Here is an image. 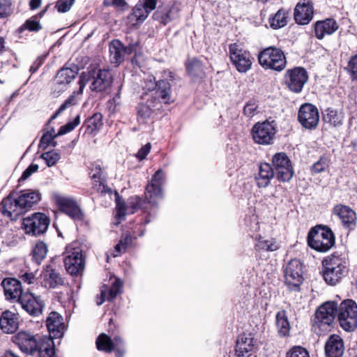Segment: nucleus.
Listing matches in <instances>:
<instances>
[{
	"instance_id": "obj_1",
	"label": "nucleus",
	"mask_w": 357,
	"mask_h": 357,
	"mask_svg": "<svg viewBox=\"0 0 357 357\" xmlns=\"http://www.w3.org/2000/svg\"><path fill=\"white\" fill-rule=\"evenodd\" d=\"M13 342L26 354H37L39 357H54V343L50 337L22 331L13 337Z\"/></svg>"
},
{
	"instance_id": "obj_2",
	"label": "nucleus",
	"mask_w": 357,
	"mask_h": 357,
	"mask_svg": "<svg viewBox=\"0 0 357 357\" xmlns=\"http://www.w3.org/2000/svg\"><path fill=\"white\" fill-rule=\"evenodd\" d=\"M40 200V194L37 190H26L17 197L14 194L4 198L1 204V211L4 216L16 220L24 214Z\"/></svg>"
},
{
	"instance_id": "obj_3",
	"label": "nucleus",
	"mask_w": 357,
	"mask_h": 357,
	"mask_svg": "<svg viewBox=\"0 0 357 357\" xmlns=\"http://www.w3.org/2000/svg\"><path fill=\"white\" fill-rule=\"evenodd\" d=\"M112 75L109 70L93 68L82 73L79 80V91L81 94L85 86L91 82L90 89L96 92H102L110 87L112 83Z\"/></svg>"
},
{
	"instance_id": "obj_4",
	"label": "nucleus",
	"mask_w": 357,
	"mask_h": 357,
	"mask_svg": "<svg viewBox=\"0 0 357 357\" xmlns=\"http://www.w3.org/2000/svg\"><path fill=\"white\" fill-rule=\"evenodd\" d=\"M323 277L326 283L335 285L338 283L347 272V261L335 255H331L322 262Z\"/></svg>"
},
{
	"instance_id": "obj_5",
	"label": "nucleus",
	"mask_w": 357,
	"mask_h": 357,
	"mask_svg": "<svg viewBox=\"0 0 357 357\" xmlns=\"http://www.w3.org/2000/svg\"><path fill=\"white\" fill-rule=\"evenodd\" d=\"M309 246L321 252L328 251L335 244V236L332 231L323 227H315L308 234Z\"/></svg>"
},
{
	"instance_id": "obj_6",
	"label": "nucleus",
	"mask_w": 357,
	"mask_h": 357,
	"mask_svg": "<svg viewBox=\"0 0 357 357\" xmlns=\"http://www.w3.org/2000/svg\"><path fill=\"white\" fill-rule=\"evenodd\" d=\"M63 262L68 273L76 275L81 273L84 268L82 250L77 242L68 245L63 252Z\"/></svg>"
},
{
	"instance_id": "obj_7",
	"label": "nucleus",
	"mask_w": 357,
	"mask_h": 357,
	"mask_svg": "<svg viewBox=\"0 0 357 357\" xmlns=\"http://www.w3.org/2000/svg\"><path fill=\"white\" fill-rule=\"evenodd\" d=\"M258 61L266 70L281 71L287 65L284 52L275 47H269L260 52L258 55Z\"/></svg>"
},
{
	"instance_id": "obj_8",
	"label": "nucleus",
	"mask_w": 357,
	"mask_h": 357,
	"mask_svg": "<svg viewBox=\"0 0 357 357\" xmlns=\"http://www.w3.org/2000/svg\"><path fill=\"white\" fill-rule=\"evenodd\" d=\"M229 58L232 65L241 73H245L252 66V57L242 45L232 43L229 46Z\"/></svg>"
},
{
	"instance_id": "obj_9",
	"label": "nucleus",
	"mask_w": 357,
	"mask_h": 357,
	"mask_svg": "<svg viewBox=\"0 0 357 357\" xmlns=\"http://www.w3.org/2000/svg\"><path fill=\"white\" fill-rule=\"evenodd\" d=\"M337 317L344 330L354 331L357 326V303L351 299L342 301L339 307Z\"/></svg>"
},
{
	"instance_id": "obj_10",
	"label": "nucleus",
	"mask_w": 357,
	"mask_h": 357,
	"mask_svg": "<svg viewBox=\"0 0 357 357\" xmlns=\"http://www.w3.org/2000/svg\"><path fill=\"white\" fill-rule=\"evenodd\" d=\"M276 133V125L274 121H264L258 122L252 128L254 141L262 145L271 144Z\"/></svg>"
},
{
	"instance_id": "obj_11",
	"label": "nucleus",
	"mask_w": 357,
	"mask_h": 357,
	"mask_svg": "<svg viewBox=\"0 0 357 357\" xmlns=\"http://www.w3.org/2000/svg\"><path fill=\"white\" fill-rule=\"evenodd\" d=\"M303 280V265L298 259H292L284 269L285 284L291 290L298 291Z\"/></svg>"
},
{
	"instance_id": "obj_12",
	"label": "nucleus",
	"mask_w": 357,
	"mask_h": 357,
	"mask_svg": "<svg viewBox=\"0 0 357 357\" xmlns=\"http://www.w3.org/2000/svg\"><path fill=\"white\" fill-rule=\"evenodd\" d=\"M272 163L279 181L286 182L291 180L294 175V171L291 161L286 153H275L273 156Z\"/></svg>"
},
{
	"instance_id": "obj_13",
	"label": "nucleus",
	"mask_w": 357,
	"mask_h": 357,
	"mask_svg": "<svg viewBox=\"0 0 357 357\" xmlns=\"http://www.w3.org/2000/svg\"><path fill=\"white\" fill-rule=\"evenodd\" d=\"M298 120L305 129H315L319 122L318 109L310 103L302 105L298 112Z\"/></svg>"
},
{
	"instance_id": "obj_14",
	"label": "nucleus",
	"mask_w": 357,
	"mask_h": 357,
	"mask_svg": "<svg viewBox=\"0 0 357 357\" xmlns=\"http://www.w3.org/2000/svg\"><path fill=\"white\" fill-rule=\"evenodd\" d=\"M50 225L49 218L44 213H36L23 220V226L27 234L39 235L43 234Z\"/></svg>"
},
{
	"instance_id": "obj_15",
	"label": "nucleus",
	"mask_w": 357,
	"mask_h": 357,
	"mask_svg": "<svg viewBox=\"0 0 357 357\" xmlns=\"http://www.w3.org/2000/svg\"><path fill=\"white\" fill-rule=\"evenodd\" d=\"M307 79V73L301 67L288 70L285 74V83L294 93H300Z\"/></svg>"
},
{
	"instance_id": "obj_16",
	"label": "nucleus",
	"mask_w": 357,
	"mask_h": 357,
	"mask_svg": "<svg viewBox=\"0 0 357 357\" xmlns=\"http://www.w3.org/2000/svg\"><path fill=\"white\" fill-rule=\"evenodd\" d=\"M337 312V303L334 301L324 303L316 311L315 323L319 327L330 326L334 321Z\"/></svg>"
},
{
	"instance_id": "obj_17",
	"label": "nucleus",
	"mask_w": 357,
	"mask_h": 357,
	"mask_svg": "<svg viewBox=\"0 0 357 357\" xmlns=\"http://www.w3.org/2000/svg\"><path fill=\"white\" fill-rule=\"evenodd\" d=\"M165 173L161 169H158L154 174L146 188V199L149 203L155 204L159 199L162 197L161 185L165 181Z\"/></svg>"
},
{
	"instance_id": "obj_18",
	"label": "nucleus",
	"mask_w": 357,
	"mask_h": 357,
	"mask_svg": "<svg viewBox=\"0 0 357 357\" xmlns=\"http://www.w3.org/2000/svg\"><path fill=\"white\" fill-rule=\"evenodd\" d=\"M18 302L22 307L31 316H38L43 312V301L39 296H36L32 293H24Z\"/></svg>"
},
{
	"instance_id": "obj_19",
	"label": "nucleus",
	"mask_w": 357,
	"mask_h": 357,
	"mask_svg": "<svg viewBox=\"0 0 357 357\" xmlns=\"http://www.w3.org/2000/svg\"><path fill=\"white\" fill-rule=\"evenodd\" d=\"M149 90H151L154 86L155 91L154 92L155 96L151 99L156 105L159 102L165 104L169 103L172 100L171 86L170 84L165 80H160L157 82H151L149 85L146 86Z\"/></svg>"
},
{
	"instance_id": "obj_20",
	"label": "nucleus",
	"mask_w": 357,
	"mask_h": 357,
	"mask_svg": "<svg viewBox=\"0 0 357 357\" xmlns=\"http://www.w3.org/2000/svg\"><path fill=\"white\" fill-rule=\"evenodd\" d=\"M54 201L61 211L72 218H82V213L79 207L71 198L58 195L54 197Z\"/></svg>"
},
{
	"instance_id": "obj_21",
	"label": "nucleus",
	"mask_w": 357,
	"mask_h": 357,
	"mask_svg": "<svg viewBox=\"0 0 357 357\" xmlns=\"http://www.w3.org/2000/svg\"><path fill=\"white\" fill-rule=\"evenodd\" d=\"M77 72L69 68H61L56 74L53 83L54 93L65 91L68 85L75 79Z\"/></svg>"
},
{
	"instance_id": "obj_22",
	"label": "nucleus",
	"mask_w": 357,
	"mask_h": 357,
	"mask_svg": "<svg viewBox=\"0 0 357 357\" xmlns=\"http://www.w3.org/2000/svg\"><path fill=\"white\" fill-rule=\"evenodd\" d=\"M47 328L50 338H59L63 336L65 324L63 317L56 312H52L46 320Z\"/></svg>"
},
{
	"instance_id": "obj_23",
	"label": "nucleus",
	"mask_w": 357,
	"mask_h": 357,
	"mask_svg": "<svg viewBox=\"0 0 357 357\" xmlns=\"http://www.w3.org/2000/svg\"><path fill=\"white\" fill-rule=\"evenodd\" d=\"M141 205L142 200L138 196L130 197L126 203L117 200L116 215L119 218H122L126 215L133 214L140 208Z\"/></svg>"
},
{
	"instance_id": "obj_24",
	"label": "nucleus",
	"mask_w": 357,
	"mask_h": 357,
	"mask_svg": "<svg viewBox=\"0 0 357 357\" xmlns=\"http://www.w3.org/2000/svg\"><path fill=\"white\" fill-rule=\"evenodd\" d=\"M326 357H342L344 344L342 339L337 335H331L325 344Z\"/></svg>"
},
{
	"instance_id": "obj_25",
	"label": "nucleus",
	"mask_w": 357,
	"mask_h": 357,
	"mask_svg": "<svg viewBox=\"0 0 357 357\" xmlns=\"http://www.w3.org/2000/svg\"><path fill=\"white\" fill-rule=\"evenodd\" d=\"M255 348V341L252 334L241 335L236 345V355L238 357H248Z\"/></svg>"
},
{
	"instance_id": "obj_26",
	"label": "nucleus",
	"mask_w": 357,
	"mask_h": 357,
	"mask_svg": "<svg viewBox=\"0 0 357 357\" xmlns=\"http://www.w3.org/2000/svg\"><path fill=\"white\" fill-rule=\"evenodd\" d=\"M1 285L3 287L4 294L8 300L19 301L24 294L22 289L21 282L14 278H6Z\"/></svg>"
},
{
	"instance_id": "obj_27",
	"label": "nucleus",
	"mask_w": 357,
	"mask_h": 357,
	"mask_svg": "<svg viewBox=\"0 0 357 357\" xmlns=\"http://www.w3.org/2000/svg\"><path fill=\"white\" fill-rule=\"evenodd\" d=\"M333 213L341 220L344 227L351 228L356 225L355 212L348 206L337 205L333 209Z\"/></svg>"
},
{
	"instance_id": "obj_28",
	"label": "nucleus",
	"mask_w": 357,
	"mask_h": 357,
	"mask_svg": "<svg viewBox=\"0 0 357 357\" xmlns=\"http://www.w3.org/2000/svg\"><path fill=\"white\" fill-rule=\"evenodd\" d=\"M313 17V8L309 3H298L294 10V19L299 24H307Z\"/></svg>"
},
{
	"instance_id": "obj_29",
	"label": "nucleus",
	"mask_w": 357,
	"mask_h": 357,
	"mask_svg": "<svg viewBox=\"0 0 357 357\" xmlns=\"http://www.w3.org/2000/svg\"><path fill=\"white\" fill-rule=\"evenodd\" d=\"M123 287L121 280L115 278L112 287L109 289L106 285L101 288L100 297L97 298V305H102L105 301H110L114 298L120 292Z\"/></svg>"
},
{
	"instance_id": "obj_30",
	"label": "nucleus",
	"mask_w": 357,
	"mask_h": 357,
	"mask_svg": "<svg viewBox=\"0 0 357 357\" xmlns=\"http://www.w3.org/2000/svg\"><path fill=\"white\" fill-rule=\"evenodd\" d=\"M280 248L279 243L273 238H266L259 236L257 238V242L255 245V250L257 255L261 256L265 252H273L278 250Z\"/></svg>"
},
{
	"instance_id": "obj_31",
	"label": "nucleus",
	"mask_w": 357,
	"mask_h": 357,
	"mask_svg": "<svg viewBox=\"0 0 357 357\" xmlns=\"http://www.w3.org/2000/svg\"><path fill=\"white\" fill-rule=\"evenodd\" d=\"M337 29L338 25L333 19L317 22L314 25L315 36L317 38L322 39L325 36L333 33Z\"/></svg>"
},
{
	"instance_id": "obj_32",
	"label": "nucleus",
	"mask_w": 357,
	"mask_h": 357,
	"mask_svg": "<svg viewBox=\"0 0 357 357\" xmlns=\"http://www.w3.org/2000/svg\"><path fill=\"white\" fill-rule=\"evenodd\" d=\"M179 6L174 4L169 8L158 9L153 15L154 17L159 20L163 24H167L179 16Z\"/></svg>"
},
{
	"instance_id": "obj_33",
	"label": "nucleus",
	"mask_w": 357,
	"mask_h": 357,
	"mask_svg": "<svg viewBox=\"0 0 357 357\" xmlns=\"http://www.w3.org/2000/svg\"><path fill=\"white\" fill-rule=\"evenodd\" d=\"M0 327L6 333H14L18 328L16 314L10 311L3 312L0 317Z\"/></svg>"
},
{
	"instance_id": "obj_34",
	"label": "nucleus",
	"mask_w": 357,
	"mask_h": 357,
	"mask_svg": "<svg viewBox=\"0 0 357 357\" xmlns=\"http://www.w3.org/2000/svg\"><path fill=\"white\" fill-rule=\"evenodd\" d=\"M42 276L46 287L54 288L63 283V280L60 274L52 267V265L46 266Z\"/></svg>"
},
{
	"instance_id": "obj_35",
	"label": "nucleus",
	"mask_w": 357,
	"mask_h": 357,
	"mask_svg": "<svg viewBox=\"0 0 357 357\" xmlns=\"http://www.w3.org/2000/svg\"><path fill=\"white\" fill-rule=\"evenodd\" d=\"M274 176V172L271 166L268 163L261 164L259 168V174L256 177L257 183L259 188L267 187Z\"/></svg>"
},
{
	"instance_id": "obj_36",
	"label": "nucleus",
	"mask_w": 357,
	"mask_h": 357,
	"mask_svg": "<svg viewBox=\"0 0 357 357\" xmlns=\"http://www.w3.org/2000/svg\"><path fill=\"white\" fill-rule=\"evenodd\" d=\"M149 15V13L138 2L133 8L132 13L128 16V23L131 26H137L144 22Z\"/></svg>"
},
{
	"instance_id": "obj_37",
	"label": "nucleus",
	"mask_w": 357,
	"mask_h": 357,
	"mask_svg": "<svg viewBox=\"0 0 357 357\" xmlns=\"http://www.w3.org/2000/svg\"><path fill=\"white\" fill-rule=\"evenodd\" d=\"M157 105L151 100L146 103L140 104L137 108V121L139 123H146L152 115Z\"/></svg>"
},
{
	"instance_id": "obj_38",
	"label": "nucleus",
	"mask_w": 357,
	"mask_h": 357,
	"mask_svg": "<svg viewBox=\"0 0 357 357\" xmlns=\"http://www.w3.org/2000/svg\"><path fill=\"white\" fill-rule=\"evenodd\" d=\"M343 114L342 112L328 108L324 111L323 119L326 123L337 127L342 124Z\"/></svg>"
},
{
	"instance_id": "obj_39",
	"label": "nucleus",
	"mask_w": 357,
	"mask_h": 357,
	"mask_svg": "<svg viewBox=\"0 0 357 357\" xmlns=\"http://www.w3.org/2000/svg\"><path fill=\"white\" fill-rule=\"evenodd\" d=\"M276 326L281 336H287L289 335L290 324L284 311L278 312L276 315Z\"/></svg>"
},
{
	"instance_id": "obj_40",
	"label": "nucleus",
	"mask_w": 357,
	"mask_h": 357,
	"mask_svg": "<svg viewBox=\"0 0 357 357\" xmlns=\"http://www.w3.org/2000/svg\"><path fill=\"white\" fill-rule=\"evenodd\" d=\"M109 53L112 59L116 63H120L123 60V45L118 40H112L109 44Z\"/></svg>"
},
{
	"instance_id": "obj_41",
	"label": "nucleus",
	"mask_w": 357,
	"mask_h": 357,
	"mask_svg": "<svg viewBox=\"0 0 357 357\" xmlns=\"http://www.w3.org/2000/svg\"><path fill=\"white\" fill-rule=\"evenodd\" d=\"M287 23V13L284 10H279L275 15L270 19L271 26L275 29L284 26Z\"/></svg>"
},
{
	"instance_id": "obj_42",
	"label": "nucleus",
	"mask_w": 357,
	"mask_h": 357,
	"mask_svg": "<svg viewBox=\"0 0 357 357\" xmlns=\"http://www.w3.org/2000/svg\"><path fill=\"white\" fill-rule=\"evenodd\" d=\"M96 346L98 350L105 352H111L114 349V343L108 335L104 333L100 335L97 338Z\"/></svg>"
},
{
	"instance_id": "obj_43",
	"label": "nucleus",
	"mask_w": 357,
	"mask_h": 357,
	"mask_svg": "<svg viewBox=\"0 0 357 357\" xmlns=\"http://www.w3.org/2000/svg\"><path fill=\"white\" fill-rule=\"evenodd\" d=\"M47 253V246L42 241L38 242L32 251L33 258L37 264H40L44 259Z\"/></svg>"
},
{
	"instance_id": "obj_44",
	"label": "nucleus",
	"mask_w": 357,
	"mask_h": 357,
	"mask_svg": "<svg viewBox=\"0 0 357 357\" xmlns=\"http://www.w3.org/2000/svg\"><path fill=\"white\" fill-rule=\"evenodd\" d=\"M186 68L188 73L192 77L199 76L204 70L201 61L195 58L188 59L186 63Z\"/></svg>"
},
{
	"instance_id": "obj_45",
	"label": "nucleus",
	"mask_w": 357,
	"mask_h": 357,
	"mask_svg": "<svg viewBox=\"0 0 357 357\" xmlns=\"http://www.w3.org/2000/svg\"><path fill=\"white\" fill-rule=\"evenodd\" d=\"M89 175L95 182L99 183V190L102 192L105 189V185L102 183V169L100 166L97 164H92L90 167Z\"/></svg>"
},
{
	"instance_id": "obj_46",
	"label": "nucleus",
	"mask_w": 357,
	"mask_h": 357,
	"mask_svg": "<svg viewBox=\"0 0 357 357\" xmlns=\"http://www.w3.org/2000/svg\"><path fill=\"white\" fill-rule=\"evenodd\" d=\"M132 238L128 234H124L119 243H118L115 247L116 253L114 254V257H116L119 256L122 252H124L127 248V245L131 243Z\"/></svg>"
},
{
	"instance_id": "obj_47",
	"label": "nucleus",
	"mask_w": 357,
	"mask_h": 357,
	"mask_svg": "<svg viewBox=\"0 0 357 357\" xmlns=\"http://www.w3.org/2000/svg\"><path fill=\"white\" fill-rule=\"evenodd\" d=\"M80 123V116L77 115L73 121L67 123L61 126L56 135H62L73 130Z\"/></svg>"
},
{
	"instance_id": "obj_48",
	"label": "nucleus",
	"mask_w": 357,
	"mask_h": 357,
	"mask_svg": "<svg viewBox=\"0 0 357 357\" xmlns=\"http://www.w3.org/2000/svg\"><path fill=\"white\" fill-rule=\"evenodd\" d=\"M41 158L48 167L54 165L61 158L60 154L53 151H47L42 154Z\"/></svg>"
},
{
	"instance_id": "obj_49",
	"label": "nucleus",
	"mask_w": 357,
	"mask_h": 357,
	"mask_svg": "<svg viewBox=\"0 0 357 357\" xmlns=\"http://www.w3.org/2000/svg\"><path fill=\"white\" fill-rule=\"evenodd\" d=\"M77 104L75 93L68 98L67 100L59 107L56 113L52 116V119L56 118L63 111Z\"/></svg>"
},
{
	"instance_id": "obj_50",
	"label": "nucleus",
	"mask_w": 357,
	"mask_h": 357,
	"mask_svg": "<svg viewBox=\"0 0 357 357\" xmlns=\"http://www.w3.org/2000/svg\"><path fill=\"white\" fill-rule=\"evenodd\" d=\"M88 128L91 129V131L98 130L102 125V115L100 113L94 114L87 121Z\"/></svg>"
},
{
	"instance_id": "obj_51",
	"label": "nucleus",
	"mask_w": 357,
	"mask_h": 357,
	"mask_svg": "<svg viewBox=\"0 0 357 357\" xmlns=\"http://www.w3.org/2000/svg\"><path fill=\"white\" fill-rule=\"evenodd\" d=\"M41 29L40 24L32 19L27 20L25 23L19 28V31L22 32L24 30H29L30 31H38Z\"/></svg>"
},
{
	"instance_id": "obj_52",
	"label": "nucleus",
	"mask_w": 357,
	"mask_h": 357,
	"mask_svg": "<svg viewBox=\"0 0 357 357\" xmlns=\"http://www.w3.org/2000/svg\"><path fill=\"white\" fill-rule=\"evenodd\" d=\"M287 357H310V355L305 348L296 346L287 352Z\"/></svg>"
},
{
	"instance_id": "obj_53",
	"label": "nucleus",
	"mask_w": 357,
	"mask_h": 357,
	"mask_svg": "<svg viewBox=\"0 0 357 357\" xmlns=\"http://www.w3.org/2000/svg\"><path fill=\"white\" fill-rule=\"evenodd\" d=\"M58 135H56V134L53 135L52 133L49 131L44 133L40 141V148L45 149L53 142L54 139Z\"/></svg>"
},
{
	"instance_id": "obj_54",
	"label": "nucleus",
	"mask_w": 357,
	"mask_h": 357,
	"mask_svg": "<svg viewBox=\"0 0 357 357\" xmlns=\"http://www.w3.org/2000/svg\"><path fill=\"white\" fill-rule=\"evenodd\" d=\"M74 1L75 0H59L56 8L59 13L68 12L72 7Z\"/></svg>"
},
{
	"instance_id": "obj_55",
	"label": "nucleus",
	"mask_w": 357,
	"mask_h": 357,
	"mask_svg": "<svg viewBox=\"0 0 357 357\" xmlns=\"http://www.w3.org/2000/svg\"><path fill=\"white\" fill-rule=\"evenodd\" d=\"M328 167V161L326 158H320L317 162H315L312 167V171L314 173H320L325 171Z\"/></svg>"
},
{
	"instance_id": "obj_56",
	"label": "nucleus",
	"mask_w": 357,
	"mask_h": 357,
	"mask_svg": "<svg viewBox=\"0 0 357 357\" xmlns=\"http://www.w3.org/2000/svg\"><path fill=\"white\" fill-rule=\"evenodd\" d=\"M10 6L9 0H0V19L10 15Z\"/></svg>"
},
{
	"instance_id": "obj_57",
	"label": "nucleus",
	"mask_w": 357,
	"mask_h": 357,
	"mask_svg": "<svg viewBox=\"0 0 357 357\" xmlns=\"http://www.w3.org/2000/svg\"><path fill=\"white\" fill-rule=\"evenodd\" d=\"M257 105L254 101L248 102L244 107L243 112L248 117H252L256 114Z\"/></svg>"
},
{
	"instance_id": "obj_58",
	"label": "nucleus",
	"mask_w": 357,
	"mask_h": 357,
	"mask_svg": "<svg viewBox=\"0 0 357 357\" xmlns=\"http://www.w3.org/2000/svg\"><path fill=\"white\" fill-rule=\"evenodd\" d=\"M347 69L354 79L357 78V54L351 58Z\"/></svg>"
},
{
	"instance_id": "obj_59",
	"label": "nucleus",
	"mask_w": 357,
	"mask_h": 357,
	"mask_svg": "<svg viewBox=\"0 0 357 357\" xmlns=\"http://www.w3.org/2000/svg\"><path fill=\"white\" fill-rule=\"evenodd\" d=\"M38 169V165L36 164H31L29 165L22 173L20 181H24L27 179L32 174L36 172Z\"/></svg>"
},
{
	"instance_id": "obj_60",
	"label": "nucleus",
	"mask_w": 357,
	"mask_h": 357,
	"mask_svg": "<svg viewBox=\"0 0 357 357\" xmlns=\"http://www.w3.org/2000/svg\"><path fill=\"white\" fill-rule=\"evenodd\" d=\"M151 149V144L150 143H147L138 151L136 154V157L140 160H144L149 153Z\"/></svg>"
},
{
	"instance_id": "obj_61",
	"label": "nucleus",
	"mask_w": 357,
	"mask_h": 357,
	"mask_svg": "<svg viewBox=\"0 0 357 357\" xmlns=\"http://www.w3.org/2000/svg\"><path fill=\"white\" fill-rule=\"evenodd\" d=\"M157 0H140L139 3L150 13L153 10L157 5Z\"/></svg>"
},
{
	"instance_id": "obj_62",
	"label": "nucleus",
	"mask_w": 357,
	"mask_h": 357,
	"mask_svg": "<svg viewBox=\"0 0 357 357\" xmlns=\"http://www.w3.org/2000/svg\"><path fill=\"white\" fill-rule=\"evenodd\" d=\"M104 5L107 6H114L117 8H123L127 6L125 0H105Z\"/></svg>"
},
{
	"instance_id": "obj_63",
	"label": "nucleus",
	"mask_w": 357,
	"mask_h": 357,
	"mask_svg": "<svg viewBox=\"0 0 357 357\" xmlns=\"http://www.w3.org/2000/svg\"><path fill=\"white\" fill-rule=\"evenodd\" d=\"M22 281L29 284H33L35 280L34 275L31 273H25L20 276Z\"/></svg>"
},
{
	"instance_id": "obj_64",
	"label": "nucleus",
	"mask_w": 357,
	"mask_h": 357,
	"mask_svg": "<svg viewBox=\"0 0 357 357\" xmlns=\"http://www.w3.org/2000/svg\"><path fill=\"white\" fill-rule=\"evenodd\" d=\"M137 43L130 44L126 47H123V53L127 54H131L137 50Z\"/></svg>"
}]
</instances>
